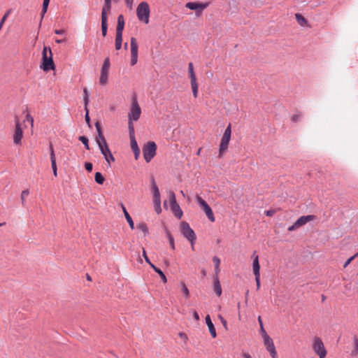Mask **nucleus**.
<instances>
[{"label":"nucleus","instance_id":"nucleus-28","mask_svg":"<svg viewBox=\"0 0 358 358\" xmlns=\"http://www.w3.org/2000/svg\"><path fill=\"white\" fill-rule=\"evenodd\" d=\"M122 34H116L115 36V49L120 50L122 46Z\"/></svg>","mask_w":358,"mask_h":358},{"label":"nucleus","instance_id":"nucleus-55","mask_svg":"<svg viewBox=\"0 0 358 358\" xmlns=\"http://www.w3.org/2000/svg\"><path fill=\"white\" fill-rule=\"evenodd\" d=\"M299 229L296 222L288 228V231H292Z\"/></svg>","mask_w":358,"mask_h":358},{"label":"nucleus","instance_id":"nucleus-2","mask_svg":"<svg viewBox=\"0 0 358 358\" xmlns=\"http://www.w3.org/2000/svg\"><path fill=\"white\" fill-rule=\"evenodd\" d=\"M150 13V10L149 4L145 1L141 2L136 8V15L138 20L146 24H148Z\"/></svg>","mask_w":358,"mask_h":358},{"label":"nucleus","instance_id":"nucleus-23","mask_svg":"<svg viewBox=\"0 0 358 358\" xmlns=\"http://www.w3.org/2000/svg\"><path fill=\"white\" fill-rule=\"evenodd\" d=\"M124 27V20L122 15H120L117 17V24L116 27V34H122Z\"/></svg>","mask_w":358,"mask_h":358},{"label":"nucleus","instance_id":"nucleus-11","mask_svg":"<svg viewBox=\"0 0 358 358\" xmlns=\"http://www.w3.org/2000/svg\"><path fill=\"white\" fill-rule=\"evenodd\" d=\"M196 201L200 206L202 208L203 210L206 213V216L209 219L210 221L214 222L215 217L213 213L211 208L208 206V204L199 196H196Z\"/></svg>","mask_w":358,"mask_h":358},{"label":"nucleus","instance_id":"nucleus-18","mask_svg":"<svg viewBox=\"0 0 358 358\" xmlns=\"http://www.w3.org/2000/svg\"><path fill=\"white\" fill-rule=\"evenodd\" d=\"M315 219V216L312 215L301 216L296 221V223L298 227L299 228V227L305 225L308 222L314 220Z\"/></svg>","mask_w":358,"mask_h":358},{"label":"nucleus","instance_id":"nucleus-24","mask_svg":"<svg viewBox=\"0 0 358 358\" xmlns=\"http://www.w3.org/2000/svg\"><path fill=\"white\" fill-rule=\"evenodd\" d=\"M95 126H96V130H97V132H98V135L96 137V143L102 142V141H105L106 138H105V137H104V136H103V134L102 133L101 127L100 124L99 122H96Z\"/></svg>","mask_w":358,"mask_h":358},{"label":"nucleus","instance_id":"nucleus-47","mask_svg":"<svg viewBox=\"0 0 358 358\" xmlns=\"http://www.w3.org/2000/svg\"><path fill=\"white\" fill-rule=\"evenodd\" d=\"M218 318L220 320L222 325L224 326L225 329H227V320L220 315H218Z\"/></svg>","mask_w":358,"mask_h":358},{"label":"nucleus","instance_id":"nucleus-49","mask_svg":"<svg viewBox=\"0 0 358 358\" xmlns=\"http://www.w3.org/2000/svg\"><path fill=\"white\" fill-rule=\"evenodd\" d=\"M255 277V282L257 285V289L258 290L260 287V275H256Z\"/></svg>","mask_w":358,"mask_h":358},{"label":"nucleus","instance_id":"nucleus-63","mask_svg":"<svg viewBox=\"0 0 358 358\" xmlns=\"http://www.w3.org/2000/svg\"><path fill=\"white\" fill-rule=\"evenodd\" d=\"M258 322H259V327L264 326L260 316L258 317Z\"/></svg>","mask_w":358,"mask_h":358},{"label":"nucleus","instance_id":"nucleus-31","mask_svg":"<svg viewBox=\"0 0 358 358\" xmlns=\"http://www.w3.org/2000/svg\"><path fill=\"white\" fill-rule=\"evenodd\" d=\"M94 180L99 185H102L105 180L103 176L100 172L95 173Z\"/></svg>","mask_w":358,"mask_h":358},{"label":"nucleus","instance_id":"nucleus-60","mask_svg":"<svg viewBox=\"0 0 358 358\" xmlns=\"http://www.w3.org/2000/svg\"><path fill=\"white\" fill-rule=\"evenodd\" d=\"M133 152H134V153L135 155L136 159H137L138 156H139V155H140V150H134Z\"/></svg>","mask_w":358,"mask_h":358},{"label":"nucleus","instance_id":"nucleus-38","mask_svg":"<svg viewBox=\"0 0 358 358\" xmlns=\"http://www.w3.org/2000/svg\"><path fill=\"white\" fill-rule=\"evenodd\" d=\"M79 141H80L84 144L87 150H90L89 141L87 137L81 136L79 137Z\"/></svg>","mask_w":358,"mask_h":358},{"label":"nucleus","instance_id":"nucleus-40","mask_svg":"<svg viewBox=\"0 0 358 358\" xmlns=\"http://www.w3.org/2000/svg\"><path fill=\"white\" fill-rule=\"evenodd\" d=\"M167 236L169 238V244L172 250H175V243H174V239L171 233H167Z\"/></svg>","mask_w":358,"mask_h":358},{"label":"nucleus","instance_id":"nucleus-57","mask_svg":"<svg viewBox=\"0 0 358 358\" xmlns=\"http://www.w3.org/2000/svg\"><path fill=\"white\" fill-rule=\"evenodd\" d=\"M265 213L267 216L271 217L275 214V210H269L266 211Z\"/></svg>","mask_w":358,"mask_h":358},{"label":"nucleus","instance_id":"nucleus-64","mask_svg":"<svg viewBox=\"0 0 358 358\" xmlns=\"http://www.w3.org/2000/svg\"><path fill=\"white\" fill-rule=\"evenodd\" d=\"M243 358H252L251 356L249 354H248V353H243Z\"/></svg>","mask_w":358,"mask_h":358},{"label":"nucleus","instance_id":"nucleus-22","mask_svg":"<svg viewBox=\"0 0 358 358\" xmlns=\"http://www.w3.org/2000/svg\"><path fill=\"white\" fill-rule=\"evenodd\" d=\"M206 323L208 327L210 335L212 336L213 338H215L217 336L215 328L211 321V319H210L209 315H206Z\"/></svg>","mask_w":358,"mask_h":358},{"label":"nucleus","instance_id":"nucleus-46","mask_svg":"<svg viewBox=\"0 0 358 358\" xmlns=\"http://www.w3.org/2000/svg\"><path fill=\"white\" fill-rule=\"evenodd\" d=\"M9 15V12H7L3 16V17L1 18V21H0V31L1 30V28L6 20V18L8 17V15Z\"/></svg>","mask_w":358,"mask_h":358},{"label":"nucleus","instance_id":"nucleus-44","mask_svg":"<svg viewBox=\"0 0 358 358\" xmlns=\"http://www.w3.org/2000/svg\"><path fill=\"white\" fill-rule=\"evenodd\" d=\"M154 203H155V211L157 212V213L159 214L162 211L161 201L154 202Z\"/></svg>","mask_w":358,"mask_h":358},{"label":"nucleus","instance_id":"nucleus-19","mask_svg":"<svg viewBox=\"0 0 358 358\" xmlns=\"http://www.w3.org/2000/svg\"><path fill=\"white\" fill-rule=\"evenodd\" d=\"M188 73L190 78L191 85H199L194 71L193 64L192 62L189 63L188 64Z\"/></svg>","mask_w":358,"mask_h":358},{"label":"nucleus","instance_id":"nucleus-26","mask_svg":"<svg viewBox=\"0 0 358 358\" xmlns=\"http://www.w3.org/2000/svg\"><path fill=\"white\" fill-rule=\"evenodd\" d=\"M214 291L218 296H221L222 287H221L218 277L214 278Z\"/></svg>","mask_w":358,"mask_h":358},{"label":"nucleus","instance_id":"nucleus-53","mask_svg":"<svg viewBox=\"0 0 358 358\" xmlns=\"http://www.w3.org/2000/svg\"><path fill=\"white\" fill-rule=\"evenodd\" d=\"M26 120L31 123V127L34 125V118L29 115L27 114Z\"/></svg>","mask_w":358,"mask_h":358},{"label":"nucleus","instance_id":"nucleus-3","mask_svg":"<svg viewBox=\"0 0 358 358\" xmlns=\"http://www.w3.org/2000/svg\"><path fill=\"white\" fill-rule=\"evenodd\" d=\"M231 135V125L229 124L225 129L220 143L219 157H222V155L227 151Z\"/></svg>","mask_w":358,"mask_h":358},{"label":"nucleus","instance_id":"nucleus-27","mask_svg":"<svg viewBox=\"0 0 358 358\" xmlns=\"http://www.w3.org/2000/svg\"><path fill=\"white\" fill-rule=\"evenodd\" d=\"M353 350L351 351L350 355L352 357H357L358 355V337L355 336L353 337Z\"/></svg>","mask_w":358,"mask_h":358},{"label":"nucleus","instance_id":"nucleus-51","mask_svg":"<svg viewBox=\"0 0 358 358\" xmlns=\"http://www.w3.org/2000/svg\"><path fill=\"white\" fill-rule=\"evenodd\" d=\"M85 169L87 171H92V164L90 163V162H86L85 164Z\"/></svg>","mask_w":358,"mask_h":358},{"label":"nucleus","instance_id":"nucleus-48","mask_svg":"<svg viewBox=\"0 0 358 358\" xmlns=\"http://www.w3.org/2000/svg\"><path fill=\"white\" fill-rule=\"evenodd\" d=\"M355 257H357V256H355V254L353 256H352L351 257H350V258H349V259H348L345 262V264H344V265H343V267H344V268H346V267H347V266H348L351 263V262H352V261Z\"/></svg>","mask_w":358,"mask_h":358},{"label":"nucleus","instance_id":"nucleus-29","mask_svg":"<svg viewBox=\"0 0 358 358\" xmlns=\"http://www.w3.org/2000/svg\"><path fill=\"white\" fill-rule=\"evenodd\" d=\"M136 227L138 230L142 231L145 236L148 234V228L145 223L140 222V223L137 224Z\"/></svg>","mask_w":358,"mask_h":358},{"label":"nucleus","instance_id":"nucleus-50","mask_svg":"<svg viewBox=\"0 0 358 358\" xmlns=\"http://www.w3.org/2000/svg\"><path fill=\"white\" fill-rule=\"evenodd\" d=\"M259 327H260L259 332H260V334L262 335V338L264 336H268V334L266 333V330L264 329V326H262Z\"/></svg>","mask_w":358,"mask_h":358},{"label":"nucleus","instance_id":"nucleus-36","mask_svg":"<svg viewBox=\"0 0 358 358\" xmlns=\"http://www.w3.org/2000/svg\"><path fill=\"white\" fill-rule=\"evenodd\" d=\"M83 94H84L83 99H84L85 107H87L88 105V103H89V92H88V90L87 88H84Z\"/></svg>","mask_w":358,"mask_h":358},{"label":"nucleus","instance_id":"nucleus-33","mask_svg":"<svg viewBox=\"0 0 358 358\" xmlns=\"http://www.w3.org/2000/svg\"><path fill=\"white\" fill-rule=\"evenodd\" d=\"M108 24L107 20L104 19L101 20V32L103 36H106L107 33Z\"/></svg>","mask_w":358,"mask_h":358},{"label":"nucleus","instance_id":"nucleus-14","mask_svg":"<svg viewBox=\"0 0 358 358\" xmlns=\"http://www.w3.org/2000/svg\"><path fill=\"white\" fill-rule=\"evenodd\" d=\"M23 138V129L19 120L15 122V131L13 134V143L15 145H21Z\"/></svg>","mask_w":358,"mask_h":358},{"label":"nucleus","instance_id":"nucleus-45","mask_svg":"<svg viewBox=\"0 0 358 358\" xmlns=\"http://www.w3.org/2000/svg\"><path fill=\"white\" fill-rule=\"evenodd\" d=\"M213 262L215 265V267L220 266V259L217 256H215L213 257Z\"/></svg>","mask_w":358,"mask_h":358},{"label":"nucleus","instance_id":"nucleus-10","mask_svg":"<svg viewBox=\"0 0 358 358\" xmlns=\"http://www.w3.org/2000/svg\"><path fill=\"white\" fill-rule=\"evenodd\" d=\"M141 109L138 103L137 99L133 98L130 111L128 115L129 120L137 121L141 116Z\"/></svg>","mask_w":358,"mask_h":358},{"label":"nucleus","instance_id":"nucleus-54","mask_svg":"<svg viewBox=\"0 0 358 358\" xmlns=\"http://www.w3.org/2000/svg\"><path fill=\"white\" fill-rule=\"evenodd\" d=\"M125 3L129 9H132L134 0H125Z\"/></svg>","mask_w":358,"mask_h":358},{"label":"nucleus","instance_id":"nucleus-58","mask_svg":"<svg viewBox=\"0 0 358 358\" xmlns=\"http://www.w3.org/2000/svg\"><path fill=\"white\" fill-rule=\"evenodd\" d=\"M193 317L195 320L199 321V316L196 311L193 312Z\"/></svg>","mask_w":358,"mask_h":358},{"label":"nucleus","instance_id":"nucleus-16","mask_svg":"<svg viewBox=\"0 0 358 358\" xmlns=\"http://www.w3.org/2000/svg\"><path fill=\"white\" fill-rule=\"evenodd\" d=\"M251 259H252V271L255 275H260V266L259 263V257L256 254V252H253L251 256Z\"/></svg>","mask_w":358,"mask_h":358},{"label":"nucleus","instance_id":"nucleus-7","mask_svg":"<svg viewBox=\"0 0 358 358\" xmlns=\"http://www.w3.org/2000/svg\"><path fill=\"white\" fill-rule=\"evenodd\" d=\"M101 154L103 155L105 160L110 166L112 162H115V157L112 155L106 141L97 143Z\"/></svg>","mask_w":358,"mask_h":358},{"label":"nucleus","instance_id":"nucleus-32","mask_svg":"<svg viewBox=\"0 0 358 358\" xmlns=\"http://www.w3.org/2000/svg\"><path fill=\"white\" fill-rule=\"evenodd\" d=\"M295 17L298 23L301 26H304L307 22L306 20L301 14L296 13Z\"/></svg>","mask_w":358,"mask_h":358},{"label":"nucleus","instance_id":"nucleus-4","mask_svg":"<svg viewBox=\"0 0 358 358\" xmlns=\"http://www.w3.org/2000/svg\"><path fill=\"white\" fill-rule=\"evenodd\" d=\"M180 231L182 234L191 243L192 248L194 250V243L196 240V235L194 231L191 229L189 224L186 222H181Z\"/></svg>","mask_w":358,"mask_h":358},{"label":"nucleus","instance_id":"nucleus-12","mask_svg":"<svg viewBox=\"0 0 358 358\" xmlns=\"http://www.w3.org/2000/svg\"><path fill=\"white\" fill-rule=\"evenodd\" d=\"M264 346L272 358H278L277 352L272 338L269 336L262 338Z\"/></svg>","mask_w":358,"mask_h":358},{"label":"nucleus","instance_id":"nucleus-41","mask_svg":"<svg viewBox=\"0 0 358 358\" xmlns=\"http://www.w3.org/2000/svg\"><path fill=\"white\" fill-rule=\"evenodd\" d=\"M193 96L194 98L198 96L199 85H191Z\"/></svg>","mask_w":358,"mask_h":358},{"label":"nucleus","instance_id":"nucleus-5","mask_svg":"<svg viewBox=\"0 0 358 358\" xmlns=\"http://www.w3.org/2000/svg\"><path fill=\"white\" fill-rule=\"evenodd\" d=\"M110 66V59L106 57L103 61L99 76V84L102 86L108 84Z\"/></svg>","mask_w":358,"mask_h":358},{"label":"nucleus","instance_id":"nucleus-13","mask_svg":"<svg viewBox=\"0 0 358 358\" xmlns=\"http://www.w3.org/2000/svg\"><path fill=\"white\" fill-rule=\"evenodd\" d=\"M209 3H200V2H188L186 3V8L190 10H194L196 12V15L199 16L202 11L206 8Z\"/></svg>","mask_w":358,"mask_h":358},{"label":"nucleus","instance_id":"nucleus-62","mask_svg":"<svg viewBox=\"0 0 358 358\" xmlns=\"http://www.w3.org/2000/svg\"><path fill=\"white\" fill-rule=\"evenodd\" d=\"M150 267L156 272L159 268L156 267L153 264H152L150 262L148 263Z\"/></svg>","mask_w":358,"mask_h":358},{"label":"nucleus","instance_id":"nucleus-6","mask_svg":"<svg viewBox=\"0 0 358 358\" xmlns=\"http://www.w3.org/2000/svg\"><path fill=\"white\" fill-rule=\"evenodd\" d=\"M313 350L320 358H325L327 355V350L324 348L322 339L319 337H315L313 340Z\"/></svg>","mask_w":358,"mask_h":358},{"label":"nucleus","instance_id":"nucleus-21","mask_svg":"<svg viewBox=\"0 0 358 358\" xmlns=\"http://www.w3.org/2000/svg\"><path fill=\"white\" fill-rule=\"evenodd\" d=\"M152 189L153 191L154 202L161 201L160 193H159V189L155 183L154 178L152 179Z\"/></svg>","mask_w":358,"mask_h":358},{"label":"nucleus","instance_id":"nucleus-1","mask_svg":"<svg viewBox=\"0 0 358 358\" xmlns=\"http://www.w3.org/2000/svg\"><path fill=\"white\" fill-rule=\"evenodd\" d=\"M41 67L44 71L55 69L52 50L50 48L44 46L42 52V64Z\"/></svg>","mask_w":358,"mask_h":358},{"label":"nucleus","instance_id":"nucleus-30","mask_svg":"<svg viewBox=\"0 0 358 358\" xmlns=\"http://www.w3.org/2000/svg\"><path fill=\"white\" fill-rule=\"evenodd\" d=\"M180 287H181V292L184 294L185 297L186 299H188L189 297V291L188 288L187 287L186 285L185 284V282H181Z\"/></svg>","mask_w":358,"mask_h":358},{"label":"nucleus","instance_id":"nucleus-43","mask_svg":"<svg viewBox=\"0 0 358 358\" xmlns=\"http://www.w3.org/2000/svg\"><path fill=\"white\" fill-rule=\"evenodd\" d=\"M301 117V113L294 114L292 116L291 120L294 122H296L300 120Z\"/></svg>","mask_w":358,"mask_h":358},{"label":"nucleus","instance_id":"nucleus-37","mask_svg":"<svg viewBox=\"0 0 358 358\" xmlns=\"http://www.w3.org/2000/svg\"><path fill=\"white\" fill-rule=\"evenodd\" d=\"M29 189H24L22 192L20 198H21L22 205L24 204L26 198L29 196Z\"/></svg>","mask_w":358,"mask_h":358},{"label":"nucleus","instance_id":"nucleus-52","mask_svg":"<svg viewBox=\"0 0 358 358\" xmlns=\"http://www.w3.org/2000/svg\"><path fill=\"white\" fill-rule=\"evenodd\" d=\"M85 110L86 112V114H85V121L87 124H90V117H89V110H88V108H87V107H85Z\"/></svg>","mask_w":358,"mask_h":358},{"label":"nucleus","instance_id":"nucleus-15","mask_svg":"<svg viewBox=\"0 0 358 358\" xmlns=\"http://www.w3.org/2000/svg\"><path fill=\"white\" fill-rule=\"evenodd\" d=\"M131 65L134 66L138 61V43L134 37L131 38Z\"/></svg>","mask_w":358,"mask_h":358},{"label":"nucleus","instance_id":"nucleus-17","mask_svg":"<svg viewBox=\"0 0 358 358\" xmlns=\"http://www.w3.org/2000/svg\"><path fill=\"white\" fill-rule=\"evenodd\" d=\"M50 160H51V166L52 169L53 174L55 177L57 176V167L56 164V158L55 155V151L52 145H50Z\"/></svg>","mask_w":358,"mask_h":358},{"label":"nucleus","instance_id":"nucleus-35","mask_svg":"<svg viewBox=\"0 0 358 358\" xmlns=\"http://www.w3.org/2000/svg\"><path fill=\"white\" fill-rule=\"evenodd\" d=\"M129 138H133L135 137L134 134V127L131 120H129Z\"/></svg>","mask_w":358,"mask_h":358},{"label":"nucleus","instance_id":"nucleus-56","mask_svg":"<svg viewBox=\"0 0 358 358\" xmlns=\"http://www.w3.org/2000/svg\"><path fill=\"white\" fill-rule=\"evenodd\" d=\"M143 257H144V259L147 263H150V261L148 257L147 256L145 249L143 250Z\"/></svg>","mask_w":358,"mask_h":358},{"label":"nucleus","instance_id":"nucleus-42","mask_svg":"<svg viewBox=\"0 0 358 358\" xmlns=\"http://www.w3.org/2000/svg\"><path fill=\"white\" fill-rule=\"evenodd\" d=\"M156 273L159 274V275L160 276L161 279L162 280V281L164 283H166L167 282V279H166V275H164V273L159 268L156 271Z\"/></svg>","mask_w":358,"mask_h":358},{"label":"nucleus","instance_id":"nucleus-8","mask_svg":"<svg viewBox=\"0 0 358 358\" xmlns=\"http://www.w3.org/2000/svg\"><path fill=\"white\" fill-rule=\"evenodd\" d=\"M169 199L172 213L176 217L180 219L182 216V211L179 205L177 203L176 195L173 191H170L169 192Z\"/></svg>","mask_w":358,"mask_h":358},{"label":"nucleus","instance_id":"nucleus-61","mask_svg":"<svg viewBox=\"0 0 358 358\" xmlns=\"http://www.w3.org/2000/svg\"><path fill=\"white\" fill-rule=\"evenodd\" d=\"M220 266H217V267H215V277H218V274L220 273Z\"/></svg>","mask_w":358,"mask_h":358},{"label":"nucleus","instance_id":"nucleus-20","mask_svg":"<svg viewBox=\"0 0 358 358\" xmlns=\"http://www.w3.org/2000/svg\"><path fill=\"white\" fill-rule=\"evenodd\" d=\"M111 7V0H104V5L102 8L101 20H107V13L110 12Z\"/></svg>","mask_w":358,"mask_h":358},{"label":"nucleus","instance_id":"nucleus-9","mask_svg":"<svg viewBox=\"0 0 358 358\" xmlns=\"http://www.w3.org/2000/svg\"><path fill=\"white\" fill-rule=\"evenodd\" d=\"M156 150L157 145L155 143L152 141L148 142L143 147V157L147 162H150V160L155 157V155H156Z\"/></svg>","mask_w":358,"mask_h":358},{"label":"nucleus","instance_id":"nucleus-25","mask_svg":"<svg viewBox=\"0 0 358 358\" xmlns=\"http://www.w3.org/2000/svg\"><path fill=\"white\" fill-rule=\"evenodd\" d=\"M122 211L125 216V218L129 224V227H131V229H134V224L133 220H132L131 217L129 215V214L128 213L126 208L124 207V206L123 204H122Z\"/></svg>","mask_w":358,"mask_h":358},{"label":"nucleus","instance_id":"nucleus-59","mask_svg":"<svg viewBox=\"0 0 358 358\" xmlns=\"http://www.w3.org/2000/svg\"><path fill=\"white\" fill-rule=\"evenodd\" d=\"M55 33L56 34H63L64 33V30L63 29H55Z\"/></svg>","mask_w":358,"mask_h":358},{"label":"nucleus","instance_id":"nucleus-34","mask_svg":"<svg viewBox=\"0 0 358 358\" xmlns=\"http://www.w3.org/2000/svg\"><path fill=\"white\" fill-rule=\"evenodd\" d=\"M49 3H50V0H43V8H42V11H41V19L43 18L44 15L47 12Z\"/></svg>","mask_w":358,"mask_h":358},{"label":"nucleus","instance_id":"nucleus-39","mask_svg":"<svg viewBox=\"0 0 358 358\" xmlns=\"http://www.w3.org/2000/svg\"><path fill=\"white\" fill-rule=\"evenodd\" d=\"M130 141H131V148L133 151L139 150L135 137H133V138H130Z\"/></svg>","mask_w":358,"mask_h":358}]
</instances>
